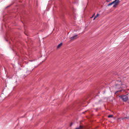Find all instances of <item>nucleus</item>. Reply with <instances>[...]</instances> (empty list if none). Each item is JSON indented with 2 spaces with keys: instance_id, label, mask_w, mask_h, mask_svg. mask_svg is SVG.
Here are the masks:
<instances>
[{
  "instance_id": "f257e3e1",
  "label": "nucleus",
  "mask_w": 129,
  "mask_h": 129,
  "mask_svg": "<svg viewBox=\"0 0 129 129\" xmlns=\"http://www.w3.org/2000/svg\"><path fill=\"white\" fill-rule=\"evenodd\" d=\"M122 85H124V80L122 79H118L116 82L115 88L116 89L122 88Z\"/></svg>"
},
{
  "instance_id": "f03ea898",
  "label": "nucleus",
  "mask_w": 129,
  "mask_h": 129,
  "mask_svg": "<svg viewBox=\"0 0 129 129\" xmlns=\"http://www.w3.org/2000/svg\"><path fill=\"white\" fill-rule=\"evenodd\" d=\"M120 98H121L124 102H126V101H127L128 100V97L127 95H121L120 96Z\"/></svg>"
},
{
  "instance_id": "7ed1b4c3",
  "label": "nucleus",
  "mask_w": 129,
  "mask_h": 129,
  "mask_svg": "<svg viewBox=\"0 0 129 129\" xmlns=\"http://www.w3.org/2000/svg\"><path fill=\"white\" fill-rule=\"evenodd\" d=\"M114 3L113 8H116L117 6H118V4H119V0H115L113 2Z\"/></svg>"
},
{
  "instance_id": "20e7f679",
  "label": "nucleus",
  "mask_w": 129,
  "mask_h": 129,
  "mask_svg": "<svg viewBox=\"0 0 129 129\" xmlns=\"http://www.w3.org/2000/svg\"><path fill=\"white\" fill-rule=\"evenodd\" d=\"M78 38V35H75L73 36L70 38V39L71 41H74L75 40H76V39Z\"/></svg>"
},
{
  "instance_id": "39448f33",
  "label": "nucleus",
  "mask_w": 129,
  "mask_h": 129,
  "mask_svg": "<svg viewBox=\"0 0 129 129\" xmlns=\"http://www.w3.org/2000/svg\"><path fill=\"white\" fill-rule=\"evenodd\" d=\"M62 45L63 43L62 42L59 43L57 46V49H59V48H60V47H61V46H62Z\"/></svg>"
},
{
  "instance_id": "423d86ee",
  "label": "nucleus",
  "mask_w": 129,
  "mask_h": 129,
  "mask_svg": "<svg viewBox=\"0 0 129 129\" xmlns=\"http://www.w3.org/2000/svg\"><path fill=\"white\" fill-rule=\"evenodd\" d=\"M80 128H83V126L80 125V126L75 128V129H80Z\"/></svg>"
},
{
  "instance_id": "0eeeda50",
  "label": "nucleus",
  "mask_w": 129,
  "mask_h": 129,
  "mask_svg": "<svg viewBox=\"0 0 129 129\" xmlns=\"http://www.w3.org/2000/svg\"><path fill=\"white\" fill-rule=\"evenodd\" d=\"M113 4H114V2H112V3L108 4L107 6H108V7H109V6H111V5H113Z\"/></svg>"
},
{
  "instance_id": "6e6552de",
  "label": "nucleus",
  "mask_w": 129,
  "mask_h": 129,
  "mask_svg": "<svg viewBox=\"0 0 129 129\" xmlns=\"http://www.w3.org/2000/svg\"><path fill=\"white\" fill-rule=\"evenodd\" d=\"M99 16V14H97V15L96 16H95L93 20L94 21V20H95V19H96V18H97Z\"/></svg>"
},
{
  "instance_id": "1a4fd4ad",
  "label": "nucleus",
  "mask_w": 129,
  "mask_h": 129,
  "mask_svg": "<svg viewBox=\"0 0 129 129\" xmlns=\"http://www.w3.org/2000/svg\"><path fill=\"white\" fill-rule=\"evenodd\" d=\"M108 117L110 118V117H113V115L112 114H110L108 116Z\"/></svg>"
},
{
  "instance_id": "9d476101",
  "label": "nucleus",
  "mask_w": 129,
  "mask_h": 129,
  "mask_svg": "<svg viewBox=\"0 0 129 129\" xmlns=\"http://www.w3.org/2000/svg\"><path fill=\"white\" fill-rule=\"evenodd\" d=\"M72 125H73V122H71L70 124V126L71 127L72 126Z\"/></svg>"
},
{
  "instance_id": "9b49d317",
  "label": "nucleus",
  "mask_w": 129,
  "mask_h": 129,
  "mask_svg": "<svg viewBox=\"0 0 129 129\" xmlns=\"http://www.w3.org/2000/svg\"><path fill=\"white\" fill-rule=\"evenodd\" d=\"M111 0H106V3H109Z\"/></svg>"
},
{
  "instance_id": "f8f14e48",
  "label": "nucleus",
  "mask_w": 129,
  "mask_h": 129,
  "mask_svg": "<svg viewBox=\"0 0 129 129\" xmlns=\"http://www.w3.org/2000/svg\"><path fill=\"white\" fill-rule=\"evenodd\" d=\"M94 15H95V14H94L93 16L91 17V19H92V18H93V17H94Z\"/></svg>"
},
{
  "instance_id": "ddd939ff",
  "label": "nucleus",
  "mask_w": 129,
  "mask_h": 129,
  "mask_svg": "<svg viewBox=\"0 0 129 129\" xmlns=\"http://www.w3.org/2000/svg\"><path fill=\"white\" fill-rule=\"evenodd\" d=\"M28 72H29L28 74H30V73H31V71H29Z\"/></svg>"
},
{
  "instance_id": "4468645a",
  "label": "nucleus",
  "mask_w": 129,
  "mask_h": 129,
  "mask_svg": "<svg viewBox=\"0 0 129 129\" xmlns=\"http://www.w3.org/2000/svg\"><path fill=\"white\" fill-rule=\"evenodd\" d=\"M117 119H120V118H117Z\"/></svg>"
},
{
  "instance_id": "2eb2a0df",
  "label": "nucleus",
  "mask_w": 129,
  "mask_h": 129,
  "mask_svg": "<svg viewBox=\"0 0 129 129\" xmlns=\"http://www.w3.org/2000/svg\"><path fill=\"white\" fill-rule=\"evenodd\" d=\"M118 91H117L116 92H118Z\"/></svg>"
}]
</instances>
